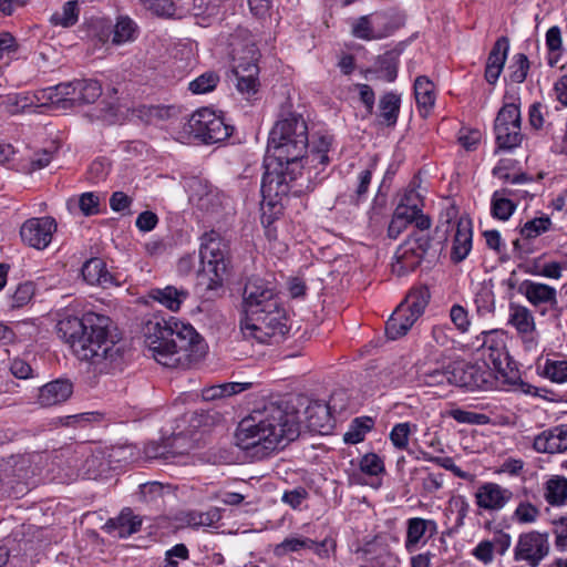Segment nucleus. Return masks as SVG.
Listing matches in <instances>:
<instances>
[{
	"instance_id": "f257e3e1",
	"label": "nucleus",
	"mask_w": 567,
	"mask_h": 567,
	"mask_svg": "<svg viewBox=\"0 0 567 567\" xmlns=\"http://www.w3.org/2000/svg\"><path fill=\"white\" fill-rule=\"evenodd\" d=\"M56 333L94 371L111 373L122 367L125 342L112 327L110 317L92 311L81 318L64 316L58 321Z\"/></svg>"
},
{
	"instance_id": "f03ea898",
	"label": "nucleus",
	"mask_w": 567,
	"mask_h": 567,
	"mask_svg": "<svg viewBox=\"0 0 567 567\" xmlns=\"http://www.w3.org/2000/svg\"><path fill=\"white\" fill-rule=\"evenodd\" d=\"M308 145V127L302 116L289 114L275 124L265 157L264 195L282 196L289 193V184L302 173L301 162Z\"/></svg>"
},
{
	"instance_id": "7ed1b4c3",
	"label": "nucleus",
	"mask_w": 567,
	"mask_h": 567,
	"mask_svg": "<svg viewBox=\"0 0 567 567\" xmlns=\"http://www.w3.org/2000/svg\"><path fill=\"white\" fill-rule=\"evenodd\" d=\"M299 433L297 411L271 402L254 410L238 423L235 442L251 457L264 460L284 449Z\"/></svg>"
},
{
	"instance_id": "20e7f679",
	"label": "nucleus",
	"mask_w": 567,
	"mask_h": 567,
	"mask_svg": "<svg viewBox=\"0 0 567 567\" xmlns=\"http://www.w3.org/2000/svg\"><path fill=\"white\" fill-rule=\"evenodd\" d=\"M144 342L151 355L167 368L187 365L206 353V343L197 331L174 317L148 320L144 327Z\"/></svg>"
},
{
	"instance_id": "39448f33",
	"label": "nucleus",
	"mask_w": 567,
	"mask_h": 567,
	"mask_svg": "<svg viewBox=\"0 0 567 567\" xmlns=\"http://www.w3.org/2000/svg\"><path fill=\"white\" fill-rule=\"evenodd\" d=\"M240 331L246 340L257 343L279 342L288 332L284 309L244 315Z\"/></svg>"
},
{
	"instance_id": "423d86ee",
	"label": "nucleus",
	"mask_w": 567,
	"mask_h": 567,
	"mask_svg": "<svg viewBox=\"0 0 567 567\" xmlns=\"http://www.w3.org/2000/svg\"><path fill=\"white\" fill-rule=\"evenodd\" d=\"M227 241L215 230L203 234L199 245V258L203 272L209 275V287L216 288L223 281L228 265Z\"/></svg>"
},
{
	"instance_id": "0eeeda50",
	"label": "nucleus",
	"mask_w": 567,
	"mask_h": 567,
	"mask_svg": "<svg viewBox=\"0 0 567 567\" xmlns=\"http://www.w3.org/2000/svg\"><path fill=\"white\" fill-rule=\"evenodd\" d=\"M258 49L254 43H247L240 49L233 50V72L237 79V90L244 94H254L259 86Z\"/></svg>"
},
{
	"instance_id": "6e6552de",
	"label": "nucleus",
	"mask_w": 567,
	"mask_h": 567,
	"mask_svg": "<svg viewBox=\"0 0 567 567\" xmlns=\"http://www.w3.org/2000/svg\"><path fill=\"white\" fill-rule=\"evenodd\" d=\"M522 117L519 104L505 103L497 113L494 122L495 140L498 148L512 151L523 141Z\"/></svg>"
},
{
	"instance_id": "1a4fd4ad",
	"label": "nucleus",
	"mask_w": 567,
	"mask_h": 567,
	"mask_svg": "<svg viewBox=\"0 0 567 567\" xmlns=\"http://www.w3.org/2000/svg\"><path fill=\"white\" fill-rule=\"evenodd\" d=\"M188 126L190 132L205 143H218L228 138L234 127L225 122L221 114L210 109H202L192 114Z\"/></svg>"
},
{
	"instance_id": "9d476101",
	"label": "nucleus",
	"mask_w": 567,
	"mask_h": 567,
	"mask_svg": "<svg viewBox=\"0 0 567 567\" xmlns=\"http://www.w3.org/2000/svg\"><path fill=\"white\" fill-rule=\"evenodd\" d=\"M451 373L452 384L468 391H486L494 386V374L486 362L456 361L451 363Z\"/></svg>"
},
{
	"instance_id": "9b49d317",
	"label": "nucleus",
	"mask_w": 567,
	"mask_h": 567,
	"mask_svg": "<svg viewBox=\"0 0 567 567\" xmlns=\"http://www.w3.org/2000/svg\"><path fill=\"white\" fill-rule=\"evenodd\" d=\"M282 309L275 286L262 278L251 277L244 289V315Z\"/></svg>"
},
{
	"instance_id": "f8f14e48",
	"label": "nucleus",
	"mask_w": 567,
	"mask_h": 567,
	"mask_svg": "<svg viewBox=\"0 0 567 567\" xmlns=\"http://www.w3.org/2000/svg\"><path fill=\"white\" fill-rule=\"evenodd\" d=\"M430 237L425 234L415 233L401 244L392 262V271L398 276H404L417 268L424 255L430 248Z\"/></svg>"
},
{
	"instance_id": "ddd939ff",
	"label": "nucleus",
	"mask_w": 567,
	"mask_h": 567,
	"mask_svg": "<svg viewBox=\"0 0 567 567\" xmlns=\"http://www.w3.org/2000/svg\"><path fill=\"white\" fill-rule=\"evenodd\" d=\"M550 550L547 533L529 530L519 535L514 557L517 561H525L529 567H538Z\"/></svg>"
},
{
	"instance_id": "4468645a",
	"label": "nucleus",
	"mask_w": 567,
	"mask_h": 567,
	"mask_svg": "<svg viewBox=\"0 0 567 567\" xmlns=\"http://www.w3.org/2000/svg\"><path fill=\"white\" fill-rule=\"evenodd\" d=\"M507 324L513 327L526 351H535L539 343L535 317L524 305L511 302L508 306Z\"/></svg>"
},
{
	"instance_id": "2eb2a0df",
	"label": "nucleus",
	"mask_w": 567,
	"mask_h": 567,
	"mask_svg": "<svg viewBox=\"0 0 567 567\" xmlns=\"http://www.w3.org/2000/svg\"><path fill=\"white\" fill-rule=\"evenodd\" d=\"M514 498V492L496 482H483L474 493L475 505L488 513H498Z\"/></svg>"
},
{
	"instance_id": "dca6fc26",
	"label": "nucleus",
	"mask_w": 567,
	"mask_h": 567,
	"mask_svg": "<svg viewBox=\"0 0 567 567\" xmlns=\"http://www.w3.org/2000/svg\"><path fill=\"white\" fill-rule=\"evenodd\" d=\"M56 231V221L53 217H33L25 220L20 229L22 240L37 249L47 248Z\"/></svg>"
},
{
	"instance_id": "f3484780",
	"label": "nucleus",
	"mask_w": 567,
	"mask_h": 567,
	"mask_svg": "<svg viewBox=\"0 0 567 567\" xmlns=\"http://www.w3.org/2000/svg\"><path fill=\"white\" fill-rule=\"evenodd\" d=\"M405 526L404 547L409 553L424 547L439 533L436 520L431 518L410 517Z\"/></svg>"
},
{
	"instance_id": "a211bd4d",
	"label": "nucleus",
	"mask_w": 567,
	"mask_h": 567,
	"mask_svg": "<svg viewBox=\"0 0 567 567\" xmlns=\"http://www.w3.org/2000/svg\"><path fill=\"white\" fill-rule=\"evenodd\" d=\"M336 395L329 402L313 401L305 410L306 424L309 431L319 434H327L333 427V413L338 411L334 403Z\"/></svg>"
},
{
	"instance_id": "6ab92c4d",
	"label": "nucleus",
	"mask_w": 567,
	"mask_h": 567,
	"mask_svg": "<svg viewBox=\"0 0 567 567\" xmlns=\"http://www.w3.org/2000/svg\"><path fill=\"white\" fill-rule=\"evenodd\" d=\"M517 291L536 309H553L558 303L556 288L545 282L525 279L518 285Z\"/></svg>"
},
{
	"instance_id": "aec40b11",
	"label": "nucleus",
	"mask_w": 567,
	"mask_h": 567,
	"mask_svg": "<svg viewBox=\"0 0 567 567\" xmlns=\"http://www.w3.org/2000/svg\"><path fill=\"white\" fill-rule=\"evenodd\" d=\"M453 241L451 259L454 262L463 261L472 250L473 226L472 220L466 216H461L452 225Z\"/></svg>"
},
{
	"instance_id": "412c9836",
	"label": "nucleus",
	"mask_w": 567,
	"mask_h": 567,
	"mask_svg": "<svg viewBox=\"0 0 567 567\" xmlns=\"http://www.w3.org/2000/svg\"><path fill=\"white\" fill-rule=\"evenodd\" d=\"M384 14L363 16L352 24V33L362 40H377L391 34L392 28L386 24Z\"/></svg>"
},
{
	"instance_id": "4be33fe9",
	"label": "nucleus",
	"mask_w": 567,
	"mask_h": 567,
	"mask_svg": "<svg viewBox=\"0 0 567 567\" xmlns=\"http://www.w3.org/2000/svg\"><path fill=\"white\" fill-rule=\"evenodd\" d=\"M481 348L483 355L495 369H501L508 359L506 334L502 330L483 331Z\"/></svg>"
},
{
	"instance_id": "5701e85b",
	"label": "nucleus",
	"mask_w": 567,
	"mask_h": 567,
	"mask_svg": "<svg viewBox=\"0 0 567 567\" xmlns=\"http://www.w3.org/2000/svg\"><path fill=\"white\" fill-rule=\"evenodd\" d=\"M534 450L538 453H561L567 451V424L547 430L534 440Z\"/></svg>"
},
{
	"instance_id": "b1692460",
	"label": "nucleus",
	"mask_w": 567,
	"mask_h": 567,
	"mask_svg": "<svg viewBox=\"0 0 567 567\" xmlns=\"http://www.w3.org/2000/svg\"><path fill=\"white\" fill-rule=\"evenodd\" d=\"M73 392V385L68 380H55L39 389L38 401L41 406H52L65 402Z\"/></svg>"
},
{
	"instance_id": "393cba45",
	"label": "nucleus",
	"mask_w": 567,
	"mask_h": 567,
	"mask_svg": "<svg viewBox=\"0 0 567 567\" xmlns=\"http://www.w3.org/2000/svg\"><path fill=\"white\" fill-rule=\"evenodd\" d=\"M516 193L512 188L497 189L491 197V214L493 218L506 221L508 220L517 208V203L514 202Z\"/></svg>"
},
{
	"instance_id": "a878e982",
	"label": "nucleus",
	"mask_w": 567,
	"mask_h": 567,
	"mask_svg": "<svg viewBox=\"0 0 567 567\" xmlns=\"http://www.w3.org/2000/svg\"><path fill=\"white\" fill-rule=\"evenodd\" d=\"M419 318L399 305L385 324L389 339L396 340L406 334Z\"/></svg>"
},
{
	"instance_id": "bb28decb",
	"label": "nucleus",
	"mask_w": 567,
	"mask_h": 567,
	"mask_svg": "<svg viewBox=\"0 0 567 567\" xmlns=\"http://www.w3.org/2000/svg\"><path fill=\"white\" fill-rule=\"evenodd\" d=\"M148 297L176 312L179 310L183 302L187 299L188 292L185 289H178L174 286H166L164 288H153L148 292Z\"/></svg>"
},
{
	"instance_id": "cd10ccee",
	"label": "nucleus",
	"mask_w": 567,
	"mask_h": 567,
	"mask_svg": "<svg viewBox=\"0 0 567 567\" xmlns=\"http://www.w3.org/2000/svg\"><path fill=\"white\" fill-rule=\"evenodd\" d=\"M83 279L92 286H101L107 288L112 286L113 277L107 271L104 261L100 258L87 260L82 267Z\"/></svg>"
},
{
	"instance_id": "c85d7f7f",
	"label": "nucleus",
	"mask_w": 567,
	"mask_h": 567,
	"mask_svg": "<svg viewBox=\"0 0 567 567\" xmlns=\"http://www.w3.org/2000/svg\"><path fill=\"white\" fill-rule=\"evenodd\" d=\"M141 525L142 520L138 516L133 515L131 509L125 508L116 518L110 519L105 528L110 533H114L117 537L125 538L138 532Z\"/></svg>"
},
{
	"instance_id": "c756f323",
	"label": "nucleus",
	"mask_w": 567,
	"mask_h": 567,
	"mask_svg": "<svg viewBox=\"0 0 567 567\" xmlns=\"http://www.w3.org/2000/svg\"><path fill=\"white\" fill-rule=\"evenodd\" d=\"M414 95L420 112L427 115L435 103L433 82L424 75L417 76L414 81Z\"/></svg>"
},
{
	"instance_id": "7c9ffc66",
	"label": "nucleus",
	"mask_w": 567,
	"mask_h": 567,
	"mask_svg": "<svg viewBox=\"0 0 567 567\" xmlns=\"http://www.w3.org/2000/svg\"><path fill=\"white\" fill-rule=\"evenodd\" d=\"M544 498L551 506H563L567 501V478L554 475L544 485Z\"/></svg>"
},
{
	"instance_id": "2f4dec72",
	"label": "nucleus",
	"mask_w": 567,
	"mask_h": 567,
	"mask_svg": "<svg viewBox=\"0 0 567 567\" xmlns=\"http://www.w3.org/2000/svg\"><path fill=\"white\" fill-rule=\"evenodd\" d=\"M401 97L396 93L388 92L379 101V118L386 126L396 124L400 113Z\"/></svg>"
},
{
	"instance_id": "473e14b6",
	"label": "nucleus",
	"mask_w": 567,
	"mask_h": 567,
	"mask_svg": "<svg viewBox=\"0 0 567 567\" xmlns=\"http://www.w3.org/2000/svg\"><path fill=\"white\" fill-rule=\"evenodd\" d=\"M75 81L60 83L55 86L47 87L40 91L42 99L44 100L42 104H60L65 101L75 102L76 100V90L74 87Z\"/></svg>"
},
{
	"instance_id": "72a5a7b5",
	"label": "nucleus",
	"mask_w": 567,
	"mask_h": 567,
	"mask_svg": "<svg viewBox=\"0 0 567 567\" xmlns=\"http://www.w3.org/2000/svg\"><path fill=\"white\" fill-rule=\"evenodd\" d=\"M451 375V364L446 368L424 365L417 371L419 382L427 386L443 385L445 383L452 384Z\"/></svg>"
},
{
	"instance_id": "f704fd0d",
	"label": "nucleus",
	"mask_w": 567,
	"mask_h": 567,
	"mask_svg": "<svg viewBox=\"0 0 567 567\" xmlns=\"http://www.w3.org/2000/svg\"><path fill=\"white\" fill-rule=\"evenodd\" d=\"M138 35V25L127 16L117 18L114 25L112 42L114 44H124L134 41Z\"/></svg>"
},
{
	"instance_id": "c9c22d12",
	"label": "nucleus",
	"mask_w": 567,
	"mask_h": 567,
	"mask_svg": "<svg viewBox=\"0 0 567 567\" xmlns=\"http://www.w3.org/2000/svg\"><path fill=\"white\" fill-rule=\"evenodd\" d=\"M430 297L426 287L413 288L400 305L420 318L429 303Z\"/></svg>"
},
{
	"instance_id": "e433bc0d",
	"label": "nucleus",
	"mask_w": 567,
	"mask_h": 567,
	"mask_svg": "<svg viewBox=\"0 0 567 567\" xmlns=\"http://www.w3.org/2000/svg\"><path fill=\"white\" fill-rule=\"evenodd\" d=\"M374 425L373 419L355 417L349 425L348 431L343 434V441L347 444H358L365 439V435L372 430Z\"/></svg>"
},
{
	"instance_id": "4c0bfd02",
	"label": "nucleus",
	"mask_w": 567,
	"mask_h": 567,
	"mask_svg": "<svg viewBox=\"0 0 567 567\" xmlns=\"http://www.w3.org/2000/svg\"><path fill=\"white\" fill-rule=\"evenodd\" d=\"M539 374L553 383L563 384L567 382V360L547 359L538 367Z\"/></svg>"
},
{
	"instance_id": "58836bf2",
	"label": "nucleus",
	"mask_w": 567,
	"mask_h": 567,
	"mask_svg": "<svg viewBox=\"0 0 567 567\" xmlns=\"http://www.w3.org/2000/svg\"><path fill=\"white\" fill-rule=\"evenodd\" d=\"M540 514V508L537 505L524 499L516 505L512 520L519 525H532L539 519Z\"/></svg>"
},
{
	"instance_id": "ea45409f",
	"label": "nucleus",
	"mask_w": 567,
	"mask_h": 567,
	"mask_svg": "<svg viewBox=\"0 0 567 567\" xmlns=\"http://www.w3.org/2000/svg\"><path fill=\"white\" fill-rule=\"evenodd\" d=\"M35 296V285L31 281L19 284L9 296L8 305L10 309H21L27 307Z\"/></svg>"
},
{
	"instance_id": "a19ab883",
	"label": "nucleus",
	"mask_w": 567,
	"mask_h": 567,
	"mask_svg": "<svg viewBox=\"0 0 567 567\" xmlns=\"http://www.w3.org/2000/svg\"><path fill=\"white\" fill-rule=\"evenodd\" d=\"M79 20V9L76 1H68L60 11L54 12L51 18V24L55 27L70 28Z\"/></svg>"
},
{
	"instance_id": "79ce46f5",
	"label": "nucleus",
	"mask_w": 567,
	"mask_h": 567,
	"mask_svg": "<svg viewBox=\"0 0 567 567\" xmlns=\"http://www.w3.org/2000/svg\"><path fill=\"white\" fill-rule=\"evenodd\" d=\"M76 100L81 103H93L102 94L101 84L96 80H75Z\"/></svg>"
},
{
	"instance_id": "37998d69",
	"label": "nucleus",
	"mask_w": 567,
	"mask_h": 567,
	"mask_svg": "<svg viewBox=\"0 0 567 567\" xmlns=\"http://www.w3.org/2000/svg\"><path fill=\"white\" fill-rule=\"evenodd\" d=\"M416 431V424H411L410 422L396 423L392 427L389 439L395 449L405 451L409 447L410 435Z\"/></svg>"
},
{
	"instance_id": "c03bdc74",
	"label": "nucleus",
	"mask_w": 567,
	"mask_h": 567,
	"mask_svg": "<svg viewBox=\"0 0 567 567\" xmlns=\"http://www.w3.org/2000/svg\"><path fill=\"white\" fill-rule=\"evenodd\" d=\"M220 78L215 71H206L188 84V90L193 94H206L214 91L219 83Z\"/></svg>"
},
{
	"instance_id": "a18cd8bd",
	"label": "nucleus",
	"mask_w": 567,
	"mask_h": 567,
	"mask_svg": "<svg viewBox=\"0 0 567 567\" xmlns=\"http://www.w3.org/2000/svg\"><path fill=\"white\" fill-rule=\"evenodd\" d=\"M546 47L548 50V64L554 66L560 59L563 40L559 27H550L546 32Z\"/></svg>"
},
{
	"instance_id": "49530a36",
	"label": "nucleus",
	"mask_w": 567,
	"mask_h": 567,
	"mask_svg": "<svg viewBox=\"0 0 567 567\" xmlns=\"http://www.w3.org/2000/svg\"><path fill=\"white\" fill-rule=\"evenodd\" d=\"M420 199L415 193L405 195L402 202L394 210V215L403 219L408 225L412 224L421 207L419 206Z\"/></svg>"
},
{
	"instance_id": "de8ad7c7",
	"label": "nucleus",
	"mask_w": 567,
	"mask_h": 567,
	"mask_svg": "<svg viewBox=\"0 0 567 567\" xmlns=\"http://www.w3.org/2000/svg\"><path fill=\"white\" fill-rule=\"evenodd\" d=\"M421 495L433 496L444 486V474L431 472L427 467L421 470Z\"/></svg>"
},
{
	"instance_id": "09e8293b",
	"label": "nucleus",
	"mask_w": 567,
	"mask_h": 567,
	"mask_svg": "<svg viewBox=\"0 0 567 567\" xmlns=\"http://www.w3.org/2000/svg\"><path fill=\"white\" fill-rule=\"evenodd\" d=\"M525 272L532 276L559 280L563 277V267L557 261H549L544 265L534 262L527 266Z\"/></svg>"
},
{
	"instance_id": "8fccbe9b",
	"label": "nucleus",
	"mask_w": 567,
	"mask_h": 567,
	"mask_svg": "<svg viewBox=\"0 0 567 567\" xmlns=\"http://www.w3.org/2000/svg\"><path fill=\"white\" fill-rule=\"evenodd\" d=\"M551 227V219L548 216L533 218L526 221L520 228V235L526 239H534Z\"/></svg>"
},
{
	"instance_id": "3c124183",
	"label": "nucleus",
	"mask_w": 567,
	"mask_h": 567,
	"mask_svg": "<svg viewBox=\"0 0 567 567\" xmlns=\"http://www.w3.org/2000/svg\"><path fill=\"white\" fill-rule=\"evenodd\" d=\"M509 51V41L506 37H501L494 43L486 61V65L504 69Z\"/></svg>"
},
{
	"instance_id": "603ef678",
	"label": "nucleus",
	"mask_w": 567,
	"mask_h": 567,
	"mask_svg": "<svg viewBox=\"0 0 567 567\" xmlns=\"http://www.w3.org/2000/svg\"><path fill=\"white\" fill-rule=\"evenodd\" d=\"M8 101L10 105L12 106L11 112L18 113V112H24L31 107L37 106V102L41 103L44 101L42 99V95L40 94V91L30 94V93H17L14 95H10L8 97Z\"/></svg>"
},
{
	"instance_id": "864d4df0",
	"label": "nucleus",
	"mask_w": 567,
	"mask_h": 567,
	"mask_svg": "<svg viewBox=\"0 0 567 567\" xmlns=\"http://www.w3.org/2000/svg\"><path fill=\"white\" fill-rule=\"evenodd\" d=\"M100 196L94 192H86L80 195L76 204L84 216H92L100 213ZM73 200L68 202L69 209H72Z\"/></svg>"
},
{
	"instance_id": "5fc2aeb1",
	"label": "nucleus",
	"mask_w": 567,
	"mask_h": 567,
	"mask_svg": "<svg viewBox=\"0 0 567 567\" xmlns=\"http://www.w3.org/2000/svg\"><path fill=\"white\" fill-rule=\"evenodd\" d=\"M529 71V61L524 53H516L508 66L509 80L514 83H523Z\"/></svg>"
},
{
	"instance_id": "6e6d98bb",
	"label": "nucleus",
	"mask_w": 567,
	"mask_h": 567,
	"mask_svg": "<svg viewBox=\"0 0 567 567\" xmlns=\"http://www.w3.org/2000/svg\"><path fill=\"white\" fill-rule=\"evenodd\" d=\"M377 71L388 81L395 80L398 74V55L394 52H385L377 61Z\"/></svg>"
},
{
	"instance_id": "4d7b16f0",
	"label": "nucleus",
	"mask_w": 567,
	"mask_h": 567,
	"mask_svg": "<svg viewBox=\"0 0 567 567\" xmlns=\"http://www.w3.org/2000/svg\"><path fill=\"white\" fill-rule=\"evenodd\" d=\"M312 545V539L302 536H292L284 539L275 548L276 555H286L289 553H299L308 550V547Z\"/></svg>"
},
{
	"instance_id": "13d9d810",
	"label": "nucleus",
	"mask_w": 567,
	"mask_h": 567,
	"mask_svg": "<svg viewBox=\"0 0 567 567\" xmlns=\"http://www.w3.org/2000/svg\"><path fill=\"white\" fill-rule=\"evenodd\" d=\"M359 468L369 476H379L384 474V461L375 453H367L359 461Z\"/></svg>"
},
{
	"instance_id": "bf43d9fd",
	"label": "nucleus",
	"mask_w": 567,
	"mask_h": 567,
	"mask_svg": "<svg viewBox=\"0 0 567 567\" xmlns=\"http://www.w3.org/2000/svg\"><path fill=\"white\" fill-rule=\"evenodd\" d=\"M449 414L453 420L463 424L486 425L491 422V419L487 414L476 413L460 408L452 409Z\"/></svg>"
},
{
	"instance_id": "052dcab7",
	"label": "nucleus",
	"mask_w": 567,
	"mask_h": 567,
	"mask_svg": "<svg viewBox=\"0 0 567 567\" xmlns=\"http://www.w3.org/2000/svg\"><path fill=\"white\" fill-rule=\"evenodd\" d=\"M331 137L327 135H320L313 138L311 143V162H318L319 164L326 165L329 163L328 152L331 146Z\"/></svg>"
},
{
	"instance_id": "680f3d73",
	"label": "nucleus",
	"mask_w": 567,
	"mask_h": 567,
	"mask_svg": "<svg viewBox=\"0 0 567 567\" xmlns=\"http://www.w3.org/2000/svg\"><path fill=\"white\" fill-rule=\"evenodd\" d=\"M12 342L24 338H31L38 333L39 327L34 319H24L10 323Z\"/></svg>"
},
{
	"instance_id": "e2e57ef3",
	"label": "nucleus",
	"mask_w": 567,
	"mask_h": 567,
	"mask_svg": "<svg viewBox=\"0 0 567 567\" xmlns=\"http://www.w3.org/2000/svg\"><path fill=\"white\" fill-rule=\"evenodd\" d=\"M143 7L153 14L163 18H172L176 13L175 3L172 0H138Z\"/></svg>"
},
{
	"instance_id": "0e129e2a",
	"label": "nucleus",
	"mask_w": 567,
	"mask_h": 567,
	"mask_svg": "<svg viewBox=\"0 0 567 567\" xmlns=\"http://www.w3.org/2000/svg\"><path fill=\"white\" fill-rule=\"evenodd\" d=\"M474 303L477 312L482 316L493 312L495 308V296L492 289L481 287L475 293Z\"/></svg>"
},
{
	"instance_id": "69168bd1",
	"label": "nucleus",
	"mask_w": 567,
	"mask_h": 567,
	"mask_svg": "<svg viewBox=\"0 0 567 567\" xmlns=\"http://www.w3.org/2000/svg\"><path fill=\"white\" fill-rule=\"evenodd\" d=\"M449 508L452 513L456 514V524L462 526L464 524V519L470 513L471 505L466 496L457 494L450 497Z\"/></svg>"
},
{
	"instance_id": "338daca9",
	"label": "nucleus",
	"mask_w": 567,
	"mask_h": 567,
	"mask_svg": "<svg viewBox=\"0 0 567 567\" xmlns=\"http://www.w3.org/2000/svg\"><path fill=\"white\" fill-rule=\"evenodd\" d=\"M450 318L455 328L461 332L465 333L468 331L471 321L467 310L461 305H453L450 310Z\"/></svg>"
},
{
	"instance_id": "774afa93",
	"label": "nucleus",
	"mask_w": 567,
	"mask_h": 567,
	"mask_svg": "<svg viewBox=\"0 0 567 567\" xmlns=\"http://www.w3.org/2000/svg\"><path fill=\"white\" fill-rule=\"evenodd\" d=\"M494 554L495 550L489 539L481 540L472 550V555L485 565L494 560Z\"/></svg>"
}]
</instances>
